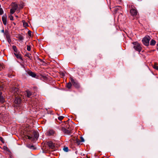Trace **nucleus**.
Instances as JSON below:
<instances>
[{
  "label": "nucleus",
  "mask_w": 158,
  "mask_h": 158,
  "mask_svg": "<svg viewBox=\"0 0 158 158\" xmlns=\"http://www.w3.org/2000/svg\"><path fill=\"white\" fill-rule=\"evenodd\" d=\"M72 86L71 82H69L66 85V87L70 89L71 88Z\"/></svg>",
  "instance_id": "obj_20"
},
{
  "label": "nucleus",
  "mask_w": 158,
  "mask_h": 158,
  "mask_svg": "<svg viewBox=\"0 0 158 158\" xmlns=\"http://www.w3.org/2000/svg\"><path fill=\"white\" fill-rule=\"evenodd\" d=\"M9 18H10V19L11 20H14V19H13V16L12 15H10L9 16Z\"/></svg>",
  "instance_id": "obj_29"
},
{
  "label": "nucleus",
  "mask_w": 158,
  "mask_h": 158,
  "mask_svg": "<svg viewBox=\"0 0 158 158\" xmlns=\"http://www.w3.org/2000/svg\"><path fill=\"white\" fill-rule=\"evenodd\" d=\"M11 91L12 93V94L15 96V99L14 101L17 104H19L21 102V99L19 96L20 94V91L16 87L12 88Z\"/></svg>",
  "instance_id": "obj_1"
},
{
  "label": "nucleus",
  "mask_w": 158,
  "mask_h": 158,
  "mask_svg": "<svg viewBox=\"0 0 158 158\" xmlns=\"http://www.w3.org/2000/svg\"><path fill=\"white\" fill-rule=\"evenodd\" d=\"M70 80L73 85L76 88H78L80 87V85L78 81L76 80H74L72 77H70Z\"/></svg>",
  "instance_id": "obj_3"
},
{
  "label": "nucleus",
  "mask_w": 158,
  "mask_h": 158,
  "mask_svg": "<svg viewBox=\"0 0 158 158\" xmlns=\"http://www.w3.org/2000/svg\"><path fill=\"white\" fill-rule=\"evenodd\" d=\"M47 144L49 148L51 149H53L55 147L54 144L51 141L48 142Z\"/></svg>",
  "instance_id": "obj_11"
},
{
  "label": "nucleus",
  "mask_w": 158,
  "mask_h": 158,
  "mask_svg": "<svg viewBox=\"0 0 158 158\" xmlns=\"http://www.w3.org/2000/svg\"><path fill=\"white\" fill-rule=\"evenodd\" d=\"M16 16V17H17V18H18V16H17V15H16V16Z\"/></svg>",
  "instance_id": "obj_36"
},
{
  "label": "nucleus",
  "mask_w": 158,
  "mask_h": 158,
  "mask_svg": "<svg viewBox=\"0 0 158 158\" xmlns=\"http://www.w3.org/2000/svg\"><path fill=\"white\" fill-rule=\"evenodd\" d=\"M31 32L30 31H28V34L30 36H31Z\"/></svg>",
  "instance_id": "obj_32"
},
{
  "label": "nucleus",
  "mask_w": 158,
  "mask_h": 158,
  "mask_svg": "<svg viewBox=\"0 0 158 158\" xmlns=\"http://www.w3.org/2000/svg\"><path fill=\"white\" fill-rule=\"evenodd\" d=\"M81 142H83L84 141V139L82 137H81Z\"/></svg>",
  "instance_id": "obj_33"
},
{
  "label": "nucleus",
  "mask_w": 158,
  "mask_h": 158,
  "mask_svg": "<svg viewBox=\"0 0 158 158\" xmlns=\"http://www.w3.org/2000/svg\"><path fill=\"white\" fill-rule=\"evenodd\" d=\"M13 5H12V8L10 10V13L11 14H13L16 10L17 9L18 6L17 4L15 3H12Z\"/></svg>",
  "instance_id": "obj_6"
},
{
  "label": "nucleus",
  "mask_w": 158,
  "mask_h": 158,
  "mask_svg": "<svg viewBox=\"0 0 158 158\" xmlns=\"http://www.w3.org/2000/svg\"><path fill=\"white\" fill-rule=\"evenodd\" d=\"M16 37L20 40H22L24 39L23 36L20 34L18 35Z\"/></svg>",
  "instance_id": "obj_15"
},
{
  "label": "nucleus",
  "mask_w": 158,
  "mask_h": 158,
  "mask_svg": "<svg viewBox=\"0 0 158 158\" xmlns=\"http://www.w3.org/2000/svg\"><path fill=\"white\" fill-rule=\"evenodd\" d=\"M2 94V93L0 91V102L2 103L4 102L5 100Z\"/></svg>",
  "instance_id": "obj_16"
},
{
  "label": "nucleus",
  "mask_w": 158,
  "mask_h": 158,
  "mask_svg": "<svg viewBox=\"0 0 158 158\" xmlns=\"http://www.w3.org/2000/svg\"><path fill=\"white\" fill-rule=\"evenodd\" d=\"M4 150L8 152H10V151L8 148L6 146H4L2 148Z\"/></svg>",
  "instance_id": "obj_21"
},
{
  "label": "nucleus",
  "mask_w": 158,
  "mask_h": 158,
  "mask_svg": "<svg viewBox=\"0 0 158 158\" xmlns=\"http://www.w3.org/2000/svg\"><path fill=\"white\" fill-rule=\"evenodd\" d=\"M27 72L28 75L32 77H35L36 76V74L30 70L27 71Z\"/></svg>",
  "instance_id": "obj_9"
},
{
  "label": "nucleus",
  "mask_w": 158,
  "mask_h": 158,
  "mask_svg": "<svg viewBox=\"0 0 158 158\" xmlns=\"http://www.w3.org/2000/svg\"><path fill=\"white\" fill-rule=\"evenodd\" d=\"M74 142L76 143L77 145H79L81 143V141L79 139L76 138L74 140Z\"/></svg>",
  "instance_id": "obj_19"
},
{
  "label": "nucleus",
  "mask_w": 158,
  "mask_h": 158,
  "mask_svg": "<svg viewBox=\"0 0 158 158\" xmlns=\"http://www.w3.org/2000/svg\"><path fill=\"white\" fill-rule=\"evenodd\" d=\"M153 68L157 70H158V66L156 64H154V65H153Z\"/></svg>",
  "instance_id": "obj_24"
},
{
  "label": "nucleus",
  "mask_w": 158,
  "mask_h": 158,
  "mask_svg": "<svg viewBox=\"0 0 158 158\" xmlns=\"http://www.w3.org/2000/svg\"><path fill=\"white\" fill-rule=\"evenodd\" d=\"M3 13V11L2 8H0V15H2Z\"/></svg>",
  "instance_id": "obj_28"
},
{
  "label": "nucleus",
  "mask_w": 158,
  "mask_h": 158,
  "mask_svg": "<svg viewBox=\"0 0 158 158\" xmlns=\"http://www.w3.org/2000/svg\"><path fill=\"white\" fill-rule=\"evenodd\" d=\"M31 48L30 46L28 45H27V50L28 51H29L31 50Z\"/></svg>",
  "instance_id": "obj_31"
},
{
  "label": "nucleus",
  "mask_w": 158,
  "mask_h": 158,
  "mask_svg": "<svg viewBox=\"0 0 158 158\" xmlns=\"http://www.w3.org/2000/svg\"><path fill=\"white\" fill-rule=\"evenodd\" d=\"M2 32V33H4V29H3L1 31Z\"/></svg>",
  "instance_id": "obj_35"
},
{
  "label": "nucleus",
  "mask_w": 158,
  "mask_h": 158,
  "mask_svg": "<svg viewBox=\"0 0 158 158\" xmlns=\"http://www.w3.org/2000/svg\"><path fill=\"white\" fill-rule=\"evenodd\" d=\"M55 133V131L52 130H49L47 132V135L49 136L53 135Z\"/></svg>",
  "instance_id": "obj_12"
},
{
  "label": "nucleus",
  "mask_w": 158,
  "mask_h": 158,
  "mask_svg": "<svg viewBox=\"0 0 158 158\" xmlns=\"http://www.w3.org/2000/svg\"><path fill=\"white\" fill-rule=\"evenodd\" d=\"M6 40H7L9 44L10 43L11 41V39H10V35L8 34H7L6 35Z\"/></svg>",
  "instance_id": "obj_14"
},
{
  "label": "nucleus",
  "mask_w": 158,
  "mask_h": 158,
  "mask_svg": "<svg viewBox=\"0 0 158 158\" xmlns=\"http://www.w3.org/2000/svg\"><path fill=\"white\" fill-rule=\"evenodd\" d=\"M39 136V134L38 132L34 131L33 134L31 136H27L28 138L31 141H34L37 139Z\"/></svg>",
  "instance_id": "obj_2"
},
{
  "label": "nucleus",
  "mask_w": 158,
  "mask_h": 158,
  "mask_svg": "<svg viewBox=\"0 0 158 158\" xmlns=\"http://www.w3.org/2000/svg\"><path fill=\"white\" fill-rule=\"evenodd\" d=\"M150 39V37L148 36L144 37L142 40L143 44L146 46H148Z\"/></svg>",
  "instance_id": "obj_4"
},
{
  "label": "nucleus",
  "mask_w": 158,
  "mask_h": 158,
  "mask_svg": "<svg viewBox=\"0 0 158 158\" xmlns=\"http://www.w3.org/2000/svg\"><path fill=\"white\" fill-rule=\"evenodd\" d=\"M156 43V41L155 40L152 39L150 41V45L152 46H154Z\"/></svg>",
  "instance_id": "obj_18"
},
{
  "label": "nucleus",
  "mask_w": 158,
  "mask_h": 158,
  "mask_svg": "<svg viewBox=\"0 0 158 158\" xmlns=\"http://www.w3.org/2000/svg\"><path fill=\"white\" fill-rule=\"evenodd\" d=\"M4 66L2 64H0V71L3 69Z\"/></svg>",
  "instance_id": "obj_23"
},
{
  "label": "nucleus",
  "mask_w": 158,
  "mask_h": 158,
  "mask_svg": "<svg viewBox=\"0 0 158 158\" xmlns=\"http://www.w3.org/2000/svg\"><path fill=\"white\" fill-rule=\"evenodd\" d=\"M63 150L65 152H68L69 150L68 148L67 147H64Z\"/></svg>",
  "instance_id": "obj_26"
},
{
  "label": "nucleus",
  "mask_w": 158,
  "mask_h": 158,
  "mask_svg": "<svg viewBox=\"0 0 158 158\" xmlns=\"http://www.w3.org/2000/svg\"><path fill=\"white\" fill-rule=\"evenodd\" d=\"M60 129L65 134L67 135H70L71 130L70 129H66L63 127H61Z\"/></svg>",
  "instance_id": "obj_7"
},
{
  "label": "nucleus",
  "mask_w": 158,
  "mask_h": 158,
  "mask_svg": "<svg viewBox=\"0 0 158 158\" xmlns=\"http://www.w3.org/2000/svg\"><path fill=\"white\" fill-rule=\"evenodd\" d=\"M7 16L6 15H4L3 16L2 18V21L3 24L6 25V24L7 21Z\"/></svg>",
  "instance_id": "obj_10"
},
{
  "label": "nucleus",
  "mask_w": 158,
  "mask_h": 158,
  "mask_svg": "<svg viewBox=\"0 0 158 158\" xmlns=\"http://www.w3.org/2000/svg\"><path fill=\"white\" fill-rule=\"evenodd\" d=\"M30 55H31V54L29 53H27L26 55H25V56H26L27 57H28L29 58H30Z\"/></svg>",
  "instance_id": "obj_30"
},
{
  "label": "nucleus",
  "mask_w": 158,
  "mask_h": 158,
  "mask_svg": "<svg viewBox=\"0 0 158 158\" xmlns=\"http://www.w3.org/2000/svg\"><path fill=\"white\" fill-rule=\"evenodd\" d=\"M27 96L28 98H30L32 95L31 93L29 91L27 90L26 91Z\"/></svg>",
  "instance_id": "obj_17"
},
{
  "label": "nucleus",
  "mask_w": 158,
  "mask_h": 158,
  "mask_svg": "<svg viewBox=\"0 0 158 158\" xmlns=\"http://www.w3.org/2000/svg\"><path fill=\"white\" fill-rule=\"evenodd\" d=\"M133 44L134 45L133 46L134 48L137 51L139 52H140L142 48L140 44L137 42H134Z\"/></svg>",
  "instance_id": "obj_5"
},
{
  "label": "nucleus",
  "mask_w": 158,
  "mask_h": 158,
  "mask_svg": "<svg viewBox=\"0 0 158 158\" xmlns=\"http://www.w3.org/2000/svg\"><path fill=\"white\" fill-rule=\"evenodd\" d=\"M130 12L132 16H136L137 15L138 12L135 9H132L130 10Z\"/></svg>",
  "instance_id": "obj_8"
},
{
  "label": "nucleus",
  "mask_w": 158,
  "mask_h": 158,
  "mask_svg": "<svg viewBox=\"0 0 158 158\" xmlns=\"http://www.w3.org/2000/svg\"><path fill=\"white\" fill-rule=\"evenodd\" d=\"M14 54L17 58L21 60H23L21 54L19 53H15Z\"/></svg>",
  "instance_id": "obj_13"
},
{
  "label": "nucleus",
  "mask_w": 158,
  "mask_h": 158,
  "mask_svg": "<svg viewBox=\"0 0 158 158\" xmlns=\"http://www.w3.org/2000/svg\"><path fill=\"white\" fill-rule=\"evenodd\" d=\"M64 118V116H59L58 117V118L59 120L61 121Z\"/></svg>",
  "instance_id": "obj_25"
},
{
  "label": "nucleus",
  "mask_w": 158,
  "mask_h": 158,
  "mask_svg": "<svg viewBox=\"0 0 158 158\" xmlns=\"http://www.w3.org/2000/svg\"><path fill=\"white\" fill-rule=\"evenodd\" d=\"M23 24L24 26H27V23H25L23 22Z\"/></svg>",
  "instance_id": "obj_34"
},
{
  "label": "nucleus",
  "mask_w": 158,
  "mask_h": 158,
  "mask_svg": "<svg viewBox=\"0 0 158 158\" xmlns=\"http://www.w3.org/2000/svg\"><path fill=\"white\" fill-rule=\"evenodd\" d=\"M33 146H31V147H33Z\"/></svg>",
  "instance_id": "obj_37"
},
{
  "label": "nucleus",
  "mask_w": 158,
  "mask_h": 158,
  "mask_svg": "<svg viewBox=\"0 0 158 158\" xmlns=\"http://www.w3.org/2000/svg\"><path fill=\"white\" fill-rule=\"evenodd\" d=\"M157 49L158 50V47L157 48Z\"/></svg>",
  "instance_id": "obj_38"
},
{
  "label": "nucleus",
  "mask_w": 158,
  "mask_h": 158,
  "mask_svg": "<svg viewBox=\"0 0 158 158\" xmlns=\"http://www.w3.org/2000/svg\"><path fill=\"white\" fill-rule=\"evenodd\" d=\"M13 49L14 51L15 52V53H16L17 51V48L15 46H12Z\"/></svg>",
  "instance_id": "obj_22"
},
{
  "label": "nucleus",
  "mask_w": 158,
  "mask_h": 158,
  "mask_svg": "<svg viewBox=\"0 0 158 158\" xmlns=\"http://www.w3.org/2000/svg\"><path fill=\"white\" fill-rule=\"evenodd\" d=\"M0 140L2 142V143H4L5 142L2 137L0 136Z\"/></svg>",
  "instance_id": "obj_27"
}]
</instances>
